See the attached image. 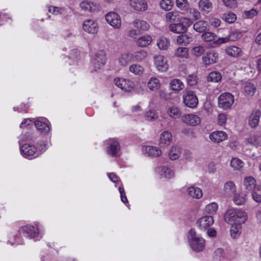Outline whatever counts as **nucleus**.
I'll return each instance as SVG.
<instances>
[{
  "label": "nucleus",
  "instance_id": "obj_53",
  "mask_svg": "<svg viewBox=\"0 0 261 261\" xmlns=\"http://www.w3.org/2000/svg\"><path fill=\"white\" fill-rule=\"evenodd\" d=\"M233 201L237 205H242L246 201L245 195L244 194L235 195L233 197Z\"/></svg>",
  "mask_w": 261,
  "mask_h": 261
},
{
  "label": "nucleus",
  "instance_id": "obj_31",
  "mask_svg": "<svg viewBox=\"0 0 261 261\" xmlns=\"http://www.w3.org/2000/svg\"><path fill=\"white\" fill-rule=\"evenodd\" d=\"M157 45L160 49L166 50L170 45V41L166 37H160L157 42Z\"/></svg>",
  "mask_w": 261,
  "mask_h": 261
},
{
  "label": "nucleus",
  "instance_id": "obj_8",
  "mask_svg": "<svg viewBox=\"0 0 261 261\" xmlns=\"http://www.w3.org/2000/svg\"><path fill=\"white\" fill-rule=\"evenodd\" d=\"M107 152L109 155L116 157L120 150L119 142L115 139H109L107 141Z\"/></svg>",
  "mask_w": 261,
  "mask_h": 261
},
{
  "label": "nucleus",
  "instance_id": "obj_44",
  "mask_svg": "<svg viewBox=\"0 0 261 261\" xmlns=\"http://www.w3.org/2000/svg\"><path fill=\"white\" fill-rule=\"evenodd\" d=\"M161 8L165 10H170L173 6V2L171 0H162L160 3Z\"/></svg>",
  "mask_w": 261,
  "mask_h": 261
},
{
  "label": "nucleus",
  "instance_id": "obj_54",
  "mask_svg": "<svg viewBox=\"0 0 261 261\" xmlns=\"http://www.w3.org/2000/svg\"><path fill=\"white\" fill-rule=\"evenodd\" d=\"M218 205L216 202H212L207 205L205 211L208 214H214L216 213Z\"/></svg>",
  "mask_w": 261,
  "mask_h": 261
},
{
  "label": "nucleus",
  "instance_id": "obj_30",
  "mask_svg": "<svg viewBox=\"0 0 261 261\" xmlns=\"http://www.w3.org/2000/svg\"><path fill=\"white\" fill-rule=\"evenodd\" d=\"M192 40V37L186 34L178 36L176 40L178 44L185 46L190 43Z\"/></svg>",
  "mask_w": 261,
  "mask_h": 261
},
{
  "label": "nucleus",
  "instance_id": "obj_51",
  "mask_svg": "<svg viewBox=\"0 0 261 261\" xmlns=\"http://www.w3.org/2000/svg\"><path fill=\"white\" fill-rule=\"evenodd\" d=\"M198 81V77L196 74H191L188 76L187 82L188 85L193 86L196 85Z\"/></svg>",
  "mask_w": 261,
  "mask_h": 261
},
{
  "label": "nucleus",
  "instance_id": "obj_3",
  "mask_svg": "<svg viewBox=\"0 0 261 261\" xmlns=\"http://www.w3.org/2000/svg\"><path fill=\"white\" fill-rule=\"evenodd\" d=\"M188 239L191 248L197 252L203 250L205 247V240L197 234L194 229H191L188 232Z\"/></svg>",
  "mask_w": 261,
  "mask_h": 261
},
{
  "label": "nucleus",
  "instance_id": "obj_15",
  "mask_svg": "<svg viewBox=\"0 0 261 261\" xmlns=\"http://www.w3.org/2000/svg\"><path fill=\"white\" fill-rule=\"evenodd\" d=\"M227 134L223 131H215L210 134V140L216 143H220L227 139Z\"/></svg>",
  "mask_w": 261,
  "mask_h": 261
},
{
  "label": "nucleus",
  "instance_id": "obj_47",
  "mask_svg": "<svg viewBox=\"0 0 261 261\" xmlns=\"http://www.w3.org/2000/svg\"><path fill=\"white\" fill-rule=\"evenodd\" d=\"M12 21V17L10 14L6 13H0V25H4L7 22L10 23Z\"/></svg>",
  "mask_w": 261,
  "mask_h": 261
},
{
  "label": "nucleus",
  "instance_id": "obj_40",
  "mask_svg": "<svg viewBox=\"0 0 261 261\" xmlns=\"http://www.w3.org/2000/svg\"><path fill=\"white\" fill-rule=\"evenodd\" d=\"M230 165L236 170L241 169L244 166L243 162L238 158H232Z\"/></svg>",
  "mask_w": 261,
  "mask_h": 261
},
{
  "label": "nucleus",
  "instance_id": "obj_48",
  "mask_svg": "<svg viewBox=\"0 0 261 261\" xmlns=\"http://www.w3.org/2000/svg\"><path fill=\"white\" fill-rule=\"evenodd\" d=\"M233 35H235V33L231 32L229 33V35L227 37L219 38L215 42L217 44H222L226 43L228 42L229 40L234 41L236 40V37L232 38V36Z\"/></svg>",
  "mask_w": 261,
  "mask_h": 261
},
{
  "label": "nucleus",
  "instance_id": "obj_2",
  "mask_svg": "<svg viewBox=\"0 0 261 261\" xmlns=\"http://www.w3.org/2000/svg\"><path fill=\"white\" fill-rule=\"evenodd\" d=\"M20 232H22L25 236L30 238L36 237L39 234L38 229L30 225H27L21 227L18 231L17 234L13 236V241L11 240H8V243L11 245L19 244L21 242V238L19 235Z\"/></svg>",
  "mask_w": 261,
  "mask_h": 261
},
{
  "label": "nucleus",
  "instance_id": "obj_61",
  "mask_svg": "<svg viewBox=\"0 0 261 261\" xmlns=\"http://www.w3.org/2000/svg\"><path fill=\"white\" fill-rule=\"evenodd\" d=\"M240 225H232L230 228V234L232 238H236L240 233V230L238 228Z\"/></svg>",
  "mask_w": 261,
  "mask_h": 261
},
{
  "label": "nucleus",
  "instance_id": "obj_28",
  "mask_svg": "<svg viewBox=\"0 0 261 261\" xmlns=\"http://www.w3.org/2000/svg\"><path fill=\"white\" fill-rule=\"evenodd\" d=\"M208 26L207 21L200 20L195 22L193 25L194 29L197 32L202 33L204 32Z\"/></svg>",
  "mask_w": 261,
  "mask_h": 261
},
{
  "label": "nucleus",
  "instance_id": "obj_24",
  "mask_svg": "<svg viewBox=\"0 0 261 261\" xmlns=\"http://www.w3.org/2000/svg\"><path fill=\"white\" fill-rule=\"evenodd\" d=\"M187 191L188 194L194 198L199 199L203 195V193L201 189L199 188L194 186L189 187Z\"/></svg>",
  "mask_w": 261,
  "mask_h": 261
},
{
  "label": "nucleus",
  "instance_id": "obj_25",
  "mask_svg": "<svg viewBox=\"0 0 261 261\" xmlns=\"http://www.w3.org/2000/svg\"><path fill=\"white\" fill-rule=\"evenodd\" d=\"M35 125L38 130L46 134L50 130L49 125L45 122L37 120L35 121Z\"/></svg>",
  "mask_w": 261,
  "mask_h": 261
},
{
  "label": "nucleus",
  "instance_id": "obj_56",
  "mask_svg": "<svg viewBox=\"0 0 261 261\" xmlns=\"http://www.w3.org/2000/svg\"><path fill=\"white\" fill-rule=\"evenodd\" d=\"M95 60L98 62H100V64L103 65L106 60V54L103 50L99 51L96 55Z\"/></svg>",
  "mask_w": 261,
  "mask_h": 261
},
{
  "label": "nucleus",
  "instance_id": "obj_64",
  "mask_svg": "<svg viewBox=\"0 0 261 261\" xmlns=\"http://www.w3.org/2000/svg\"><path fill=\"white\" fill-rule=\"evenodd\" d=\"M221 20L219 18H213L210 20V23L212 26L215 28L219 27L221 24Z\"/></svg>",
  "mask_w": 261,
  "mask_h": 261
},
{
  "label": "nucleus",
  "instance_id": "obj_38",
  "mask_svg": "<svg viewBox=\"0 0 261 261\" xmlns=\"http://www.w3.org/2000/svg\"><path fill=\"white\" fill-rule=\"evenodd\" d=\"M222 18L228 23H232L237 20V17L234 13L228 12L223 14Z\"/></svg>",
  "mask_w": 261,
  "mask_h": 261
},
{
  "label": "nucleus",
  "instance_id": "obj_9",
  "mask_svg": "<svg viewBox=\"0 0 261 261\" xmlns=\"http://www.w3.org/2000/svg\"><path fill=\"white\" fill-rule=\"evenodd\" d=\"M107 22L115 29L120 28L121 19L120 16L116 12H111L106 15Z\"/></svg>",
  "mask_w": 261,
  "mask_h": 261
},
{
  "label": "nucleus",
  "instance_id": "obj_36",
  "mask_svg": "<svg viewBox=\"0 0 261 261\" xmlns=\"http://www.w3.org/2000/svg\"><path fill=\"white\" fill-rule=\"evenodd\" d=\"M180 155V149L178 146L172 147L169 152V157L171 160L178 159Z\"/></svg>",
  "mask_w": 261,
  "mask_h": 261
},
{
  "label": "nucleus",
  "instance_id": "obj_17",
  "mask_svg": "<svg viewBox=\"0 0 261 261\" xmlns=\"http://www.w3.org/2000/svg\"><path fill=\"white\" fill-rule=\"evenodd\" d=\"M142 149L144 153L151 157H158L162 153L161 149L158 147L152 146H143Z\"/></svg>",
  "mask_w": 261,
  "mask_h": 261
},
{
  "label": "nucleus",
  "instance_id": "obj_55",
  "mask_svg": "<svg viewBox=\"0 0 261 261\" xmlns=\"http://www.w3.org/2000/svg\"><path fill=\"white\" fill-rule=\"evenodd\" d=\"M235 212L236 213V221L238 219H240V221L244 222L247 219V215L244 211L236 209Z\"/></svg>",
  "mask_w": 261,
  "mask_h": 261
},
{
  "label": "nucleus",
  "instance_id": "obj_5",
  "mask_svg": "<svg viewBox=\"0 0 261 261\" xmlns=\"http://www.w3.org/2000/svg\"><path fill=\"white\" fill-rule=\"evenodd\" d=\"M184 103L191 108H196L198 104V99L195 92L192 90L186 91L182 95Z\"/></svg>",
  "mask_w": 261,
  "mask_h": 261
},
{
  "label": "nucleus",
  "instance_id": "obj_18",
  "mask_svg": "<svg viewBox=\"0 0 261 261\" xmlns=\"http://www.w3.org/2000/svg\"><path fill=\"white\" fill-rule=\"evenodd\" d=\"M225 53L229 56L239 57L243 55L242 49L237 46H228L225 48Z\"/></svg>",
  "mask_w": 261,
  "mask_h": 261
},
{
  "label": "nucleus",
  "instance_id": "obj_23",
  "mask_svg": "<svg viewBox=\"0 0 261 261\" xmlns=\"http://www.w3.org/2000/svg\"><path fill=\"white\" fill-rule=\"evenodd\" d=\"M198 7L201 11L208 13L212 9L213 4L210 0H200Z\"/></svg>",
  "mask_w": 261,
  "mask_h": 261
},
{
  "label": "nucleus",
  "instance_id": "obj_4",
  "mask_svg": "<svg viewBox=\"0 0 261 261\" xmlns=\"http://www.w3.org/2000/svg\"><path fill=\"white\" fill-rule=\"evenodd\" d=\"M178 23H172L169 25V30L175 33L183 34L192 24V21L188 18L181 17Z\"/></svg>",
  "mask_w": 261,
  "mask_h": 261
},
{
  "label": "nucleus",
  "instance_id": "obj_57",
  "mask_svg": "<svg viewBox=\"0 0 261 261\" xmlns=\"http://www.w3.org/2000/svg\"><path fill=\"white\" fill-rule=\"evenodd\" d=\"M173 171L166 167H164L162 169V175L167 178H171L173 176Z\"/></svg>",
  "mask_w": 261,
  "mask_h": 261
},
{
  "label": "nucleus",
  "instance_id": "obj_42",
  "mask_svg": "<svg viewBox=\"0 0 261 261\" xmlns=\"http://www.w3.org/2000/svg\"><path fill=\"white\" fill-rule=\"evenodd\" d=\"M175 56L178 57L188 58L189 56V50L187 47H178L176 51Z\"/></svg>",
  "mask_w": 261,
  "mask_h": 261
},
{
  "label": "nucleus",
  "instance_id": "obj_7",
  "mask_svg": "<svg viewBox=\"0 0 261 261\" xmlns=\"http://www.w3.org/2000/svg\"><path fill=\"white\" fill-rule=\"evenodd\" d=\"M114 83L117 87L126 92H131L135 87L133 81L124 78H115Z\"/></svg>",
  "mask_w": 261,
  "mask_h": 261
},
{
  "label": "nucleus",
  "instance_id": "obj_52",
  "mask_svg": "<svg viewBox=\"0 0 261 261\" xmlns=\"http://www.w3.org/2000/svg\"><path fill=\"white\" fill-rule=\"evenodd\" d=\"M14 110L18 113H28L29 112V106L28 103H21L18 107H14Z\"/></svg>",
  "mask_w": 261,
  "mask_h": 261
},
{
  "label": "nucleus",
  "instance_id": "obj_14",
  "mask_svg": "<svg viewBox=\"0 0 261 261\" xmlns=\"http://www.w3.org/2000/svg\"><path fill=\"white\" fill-rule=\"evenodd\" d=\"M214 218L212 216H205L199 219L196 224L201 229L205 230L214 223Z\"/></svg>",
  "mask_w": 261,
  "mask_h": 261
},
{
  "label": "nucleus",
  "instance_id": "obj_16",
  "mask_svg": "<svg viewBox=\"0 0 261 261\" xmlns=\"http://www.w3.org/2000/svg\"><path fill=\"white\" fill-rule=\"evenodd\" d=\"M172 141V134L169 131L163 132L160 136L159 145L161 147H166L169 145Z\"/></svg>",
  "mask_w": 261,
  "mask_h": 261
},
{
  "label": "nucleus",
  "instance_id": "obj_58",
  "mask_svg": "<svg viewBox=\"0 0 261 261\" xmlns=\"http://www.w3.org/2000/svg\"><path fill=\"white\" fill-rule=\"evenodd\" d=\"M244 14L246 18L251 19L258 14V11L256 9H252L249 11H245Z\"/></svg>",
  "mask_w": 261,
  "mask_h": 261
},
{
  "label": "nucleus",
  "instance_id": "obj_35",
  "mask_svg": "<svg viewBox=\"0 0 261 261\" xmlns=\"http://www.w3.org/2000/svg\"><path fill=\"white\" fill-rule=\"evenodd\" d=\"M255 87L253 84L251 83H248L246 84V85L244 87V94L246 96H253L255 93Z\"/></svg>",
  "mask_w": 261,
  "mask_h": 261
},
{
  "label": "nucleus",
  "instance_id": "obj_59",
  "mask_svg": "<svg viewBox=\"0 0 261 261\" xmlns=\"http://www.w3.org/2000/svg\"><path fill=\"white\" fill-rule=\"evenodd\" d=\"M224 5L229 8H235L237 6V0H223Z\"/></svg>",
  "mask_w": 261,
  "mask_h": 261
},
{
  "label": "nucleus",
  "instance_id": "obj_32",
  "mask_svg": "<svg viewBox=\"0 0 261 261\" xmlns=\"http://www.w3.org/2000/svg\"><path fill=\"white\" fill-rule=\"evenodd\" d=\"M152 41V38L149 35L140 37L137 41L138 45L141 47H146L149 45Z\"/></svg>",
  "mask_w": 261,
  "mask_h": 261
},
{
  "label": "nucleus",
  "instance_id": "obj_45",
  "mask_svg": "<svg viewBox=\"0 0 261 261\" xmlns=\"http://www.w3.org/2000/svg\"><path fill=\"white\" fill-rule=\"evenodd\" d=\"M224 189L228 195L231 194L236 191V186L233 181H228L225 183Z\"/></svg>",
  "mask_w": 261,
  "mask_h": 261
},
{
  "label": "nucleus",
  "instance_id": "obj_26",
  "mask_svg": "<svg viewBox=\"0 0 261 261\" xmlns=\"http://www.w3.org/2000/svg\"><path fill=\"white\" fill-rule=\"evenodd\" d=\"M236 213L235 209L230 208L224 214V220L227 223H230L236 221Z\"/></svg>",
  "mask_w": 261,
  "mask_h": 261
},
{
  "label": "nucleus",
  "instance_id": "obj_33",
  "mask_svg": "<svg viewBox=\"0 0 261 261\" xmlns=\"http://www.w3.org/2000/svg\"><path fill=\"white\" fill-rule=\"evenodd\" d=\"M133 23L135 27L143 31L147 30L149 28L148 23L142 20L136 19L134 21Z\"/></svg>",
  "mask_w": 261,
  "mask_h": 261
},
{
  "label": "nucleus",
  "instance_id": "obj_41",
  "mask_svg": "<svg viewBox=\"0 0 261 261\" xmlns=\"http://www.w3.org/2000/svg\"><path fill=\"white\" fill-rule=\"evenodd\" d=\"M175 4L178 9L182 11L188 10L190 7L188 0H176Z\"/></svg>",
  "mask_w": 261,
  "mask_h": 261
},
{
  "label": "nucleus",
  "instance_id": "obj_43",
  "mask_svg": "<svg viewBox=\"0 0 261 261\" xmlns=\"http://www.w3.org/2000/svg\"><path fill=\"white\" fill-rule=\"evenodd\" d=\"M167 20L169 21L176 22L179 21V15L178 12H168L166 15Z\"/></svg>",
  "mask_w": 261,
  "mask_h": 261
},
{
  "label": "nucleus",
  "instance_id": "obj_29",
  "mask_svg": "<svg viewBox=\"0 0 261 261\" xmlns=\"http://www.w3.org/2000/svg\"><path fill=\"white\" fill-rule=\"evenodd\" d=\"M221 79V74L218 71L211 72L207 76V81L209 82L218 83Z\"/></svg>",
  "mask_w": 261,
  "mask_h": 261
},
{
  "label": "nucleus",
  "instance_id": "obj_60",
  "mask_svg": "<svg viewBox=\"0 0 261 261\" xmlns=\"http://www.w3.org/2000/svg\"><path fill=\"white\" fill-rule=\"evenodd\" d=\"M204 49L202 46H198L193 48V53L196 57L200 56L204 53Z\"/></svg>",
  "mask_w": 261,
  "mask_h": 261
},
{
  "label": "nucleus",
  "instance_id": "obj_21",
  "mask_svg": "<svg viewBox=\"0 0 261 261\" xmlns=\"http://www.w3.org/2000/svg\"><path fill=\"white\" fill-rule=\"evenodd\" d=\"M246 144H251L261 149V135H254L245 139Z\"/></svg>",
  "mask_w": 261,
  "mask_h": 261
},
{
  "label": "nucleus",
  "instance_id": "obj_62",
  "mask_svg": "<svg viewBox=\"0 0 261 261\" xmlns=\"http://www.w3.org/2000/svg\"><path fill=\"white\" fill-rule=\"evenodd\" d=\"M180 109L175 106L170 107L167 110V114H180Z\"/></svg>",
  "mask_w": 261,
  "mask_h": 261
},
{
  "label": "nucleus",
  "instance_id": "obj_63",
  "mask_svg": "<svg viewBox=\"0 0 261 261\" xmlns=\"http://www.w3.org/2000/svg\"><path fill=\"white\" fill-rule=\"evenodd\" d=\"M227 119V115H218V124L222 126L223 124L226 123Z\"/></svg>",
  "mask_w": 261,
  "mask_h": 261
},
{
  "label": "nucleus",
  "instance_id": "obj_19",
  "mask_svg": "<svg viewBox=\"0 0 261 261\" xmlns=\"http://www.w3.org/2000/svg\"><path fill=\"white\" fill-rule=\"evenodd\" d=\"M130 5L138 11H145L147 9V4L145 0H130Z\"/></svg>",
  "mask_w": 261,
  "mask_h": 261
},
{
  "label": "nucleus",
  "instance_id": "obj_12",
  "mask_svg": "<svg viewBox=\"0 0 261 261\" xmlns=\"http://www.w3.org/2000/svg\"><path fill=\"white\" fill-rule=\"evenodd\" d=\"M83 28L85 31L90 34H96L98 31L97 22L92 19L85 20L84 21Z\"/></svg>",
  "mask_w": 261,
  "mask_h": 261
},
{
  "label": "nucleus",
  "instance_id": "obj_11",
  "mask_svg": "<svg viewBox=\"0 0 261 261\" xmlns=\"http://www.w3.org/2000/svg\"><path fill=\"white\" fill-rule=\"evenodd\" d=\"M218 58V54L216 51L210 50L202 57V62L204 65H209L217 62Z\"/></svg>",
  "mask_w": 261,
  "mask_h": 261
},
{
  "label": "nucleus",
  "instance_id": "obj_50",
  "mask_svg": "<svg viewBox=\"0 0 261 261\" xmlns=\"http://www.w3.org/2000/svg\"><path fill=\"white\" fill-rule=\"evenodd\" d=\"M217 37L216 35L212 32H205L202 35V39L206 42L215 40Z\"/></svg>",
  "mask_w": 261,
  "mask_h": 261
},
{
  "label": "nucleus",
  "instance_id": "obj_20",
  "mask_svg": "<svg viewBox=\"0 0 261 261\" xmlns=\"http://www.w3.org/2000/svg\"><path fill=\"white\" fill-rule=\"evenodd\" d=\"M181 120L191 125H196L200 122V119L198 115H183Z\"/></svg>",
  "mask_w": 261,
  "mask_h": 261
},
{
  "label": "nucleus",
  "instance_id": "obj_49",
  "mask_svg": "<svg viewBox=\"0 0 261 261\" xmlns=\"http://www.w3.org/2000/svg\"><path fill=\"white\" fill-rule=\"evenodd\" d=\"M259 121V115H250L249 117V124L252 128H254L258 126Z\"/></svg>",
  "mask_w": 261,
  "mask_h": 261
},
{
  "label": "nucleus",
  "instance_id": "obj_34",
  "mask_svg": "<svg viewBox=\"0 0 261 261\" xmlns=\"http://www.w3.org/2000/svg\"><path fill=\"white\" fill-rule=\"evenodd\" d=\"M171 89L175 91L178 92L184 88V85L178 79H174L171 83Z\"/></svg>",
  "mask_w": 261,
  "mask_h": 261
},
{
  "label": "nucleus",
  "instance_id": "obj_46",
  "mask_svg": "<svg viewBox=\"0 0 261 261\" xmlns=\"http://www.w3.org/2000/svg\"><path fill=\"white\" fill-rule=\"evenodd\" d=\"M143 69V67L138 64H133L129 67V71L136 75H141Z\"/></svg>",
  "mask_w": 261,
  "mask_h": 261
},
{
  "label": "nucleus",
  "instance_id": "obj_39",
  "mask_svg": "<svg viewBox=\"0 0 261 261\" xmlns=\"http://www.w3.org/2000/svg\"><path fill=\"white\" fill-rule=\"evenodd\" d=\"M252 196L254 201L258 203L261 202V186L258 185V187L252 191Z\"/></svg>",
  "mask_w": 261,
  "mask_h": 261
},
{
  "label": "nucleus",
  "instance_id": "obj_6",
  "mask_svg": "<svg viewBox=\"0 0 261 261\" xmlns=\"http://www.w3.org/2000/svg\"><path fill=\"white\" fill-rule=\"evenodd\" d=\"M234 102V96L229 92H224L218 97V106L223 110L231 108Z\"/></svg>",
  "mask_w": 261,
  "mask_h": 261
},
{
  "label": "nucleus",
  "instance_id": "obj_10",
  "mask_svg": "<svg viewBox=\"0 0 261 261\" xmlns=\"http://www.w3.org/2000/svg\"><path fill=\"white\" fill-rule=\"evenodd\" d=\"M154 65L156 69L160 72L166 71L169 65L166 59L162 55L156 56L154 58Z\"/></svg>",
  "mask_w": 261,
  "mask_h": 261
},
{
  "label": "nucleus",
  "instance_id": "obj_22",
  "mask_svg": "<svg viewBox=\"0 0 261 261\" xmlns=\"http://www.w3.org/2000/svg\"><path fill=\"white\" fill-rule=\"evenodd\" d=\"M244 184L248 191H252L258 187L256 184V180L252 176L246 177L244 179Z\"/></svg>",
  "mask_w": 261,
  "mask_h": 261
},
{
  "label": "nucleus",
  "instance_id": "obj_13",
  "mask_svg": "<svg viewBox=\"0 0 261 261\" xmlns=\"http://www.w3.org/2000/svg\"><path fill=\"white\" fill-rule=\"evenodd\" d=\"M80 6L82 10L91 12H96L100 9V6L98 4L88 0L82 1Z\"/></svg>",
  "mask_w": 261,
  "mask_h": 261
},
{
  "label": "nucleus",
  "instance_id": "obj_1",
  "mask_svg": "<svg viewBox=\"0 0 261 261\" xmlns=\"http://www.w3.org/2000/svg\"><path fill=\"white\" fill-rule=\"evenodd\" d=\"M37 147L39 150V152L34 146L25 144L20 147V152L21 154L25 158H34L45 151L46 150V144L43 142L37 143Z\"/></svg>",
  "mask_w": 261,
  "mask_h": 261
},
{
  "label": "nucleus",
  "instance_id": "obj_27",
  "mask_svg": "<svg viewBox=\"0 0 261 261\" xmlns=\"http://www.w3.org/2000/svg\"><path fill=\"white\" fill-rule=\"evenodd\" d=\"M147 86L150 90L156 91L160 87L161 83L158 78L152 77L149 80Z\"/></svg>",
  "mask_w": 261,
  "mask_h": 261
},
{
  "label": "nucleus",
  "instance_id": "obj_37",
  "mask_svg": "<svg viewBox=\"0 0 261 261\" xmlns=\"http://www.w3.org/2000/svg\"><path fill=\"white\" fill-rule=\"evenodd\" d=\"M132 59V55L128 53L122 54L119 58V62L122 66H126L131 61Z\"/></svg>",
  "mask_w": 261,
  "mask_h": 261
}]
</instances>
